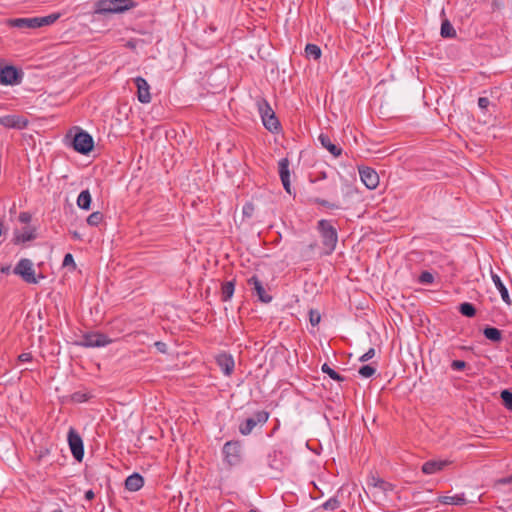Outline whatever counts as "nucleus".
<instances>
[{"instance_id": "nucleus-1", "label": "nucleus", "mask_w": 512, "mask_h": 512, "mask_svg": "<svg viewBox=\"0 0 512 512\" xmlns=\"http://www.w3.org/2000/svg\"><path fill=\"white\" fill-rule=\"evenodd\" d=\"M136 6L133 0H98L95 3L97 14H118L126 12Z\"/></svg>"}, {"instance_id": "nucleus-2", "label": "nucleus", "mask_w": 512, "mask_h": 512, "mask_svg": "<svg viewBox=\"0 0 512 512\" xmlns=\"http://www.w3.org/2000/svg\"><path fill=\"white\" fill-rule=\"evenodd\" d=\"M317 230L321 236L322 244L326 249V254H331L338 242V233L331 221L321 219L317 223Z\"/></svg>"}, {"instance_id": "nucleus-3", "label": "nucleus", "mask_w": 512, "mask_h": 512, "mask_svg": "<svg viewBox=\"0 0 512 512\" xmlns=\"http://www.w3.org/2000/svg\"><path fill=\"white\" fill-rule=\"evenodd\" d=\"M257 105L264 127L272 133H278L281 130V124L269 103L262 99Z\"/></svg>"}, {"instance_id": "nucleus-4", "label": "nucleus", "mask_w": 512, "mask_h": 512, "mask_svg": "<svg viewBox=\"0 0 512 512\" xmlns=\"http://www.w3.org/2000/svg\"><path fill=\"white\" fill-rule=\"evenodd\" d=\"M13 273L17 276H20L23 281L28 284H37L39 282V278H44L43 274H39V276L36 277L33 263L30 259L27 258H22L18 261L13 269Z\"/></svg>"}, {"instance_id": "nucleus-5", "label": "nucleus", "mask_w": 512, "mask_h": 512, "mask_svg": "<svg viewBox=\"0 0 512 512\" xmlns=\"http://www.w3.org/2000/svg\"><path fill=\"white\" fill-rule=\"evenodd\" d=\"M71 146L76 152L88 155L94 148V140L88 132L78 128L71 140Z\"/></svg>"}, {"instance_id": "nucleus-6", "label": "nucleus", "mask_w": 512, "mask_h": 512, "mask_svg": "<svg viewBox=\"0 0 512 512\" xmlns=\"http://www.w3.org/2000/svg\"><path fill=\"white\" fill-rule=\"evenodd\" d=\"M224 461L227 465H238L242 460L241 442L238 440L227 441L222 449Z\"/></svg>"}, {"instance_id": "nucleus-7", "label": "nucleus", "mask_w": 512, "mask_h": 512, "mask_svg": "<svg viewBox=\"0 0 512 512\" xmlns=\"http://www.w3.org/2000/svg\"><path fill=\"white\" fill-rule=\"evenodd\" d=\"M269 419V413L265 410L257 411L252 417L247 418L239 425V432L247 436L259 424L264 425Z\"/></svg>"}, {"instance_id": "nucleus-8", "label": "nucleus", "mask_w": 512, "mask_h": 512, "mask_svg": "<svg viewBox=\"0 0 512 512\" xmlns=\"http://www.w3.org/2000/svg\"><path fill=\"white\" fill-rule=\"evenodd\" d=\"M110 343H112V339L107 335L100 332H90L84 334L77 344L87 348H99L105 347Z\"/></svg>"}, {"instance_id": "nucleus-9", "label": "nucleus", "mask_w": 512, "mask_h": 512, "mask_svg": "<svg viewBox=\"0 0 512 512\" xmlns=\"http://www.w3.org/2000/svg\"><path fill=\"white\" fill-rule=\"evenodd\" d=\"M23 71L13 65H6L0 69V83L2 85L20 84L23 78Z\"/></svg>"}, {"instance_id": "nucleus-10", "label": "nucleus", "mask_w": 512, "mask_h": 512, "mask_svg": "<svg viewBox=\"0 0 512 512\" xmlns=\"http://www.w3.org/2000/svg\"><path fill=\"white\" fill-rule=\"evenodd\" d=\"M67 441L73 457L81 462L84 457V444L80 434L74 429L70 428L67 435Z\"/></svg>"}, {"instance_id": "nucleus-11", "label": "nucleus", "mask_w": 512, "mask_h": 512, "mask_svg": "<svg viewBox=\"0 0 512 512\" xmlns=\"http://www.w3.org/2000/svg\"><path fill=\"white\" fill-rule=\"evenodd\" d=\"M247 284L250 287L252 294L256 295L261 302L270 303L272 301V296L266 291L262 281L258 278V276H251L247 280Z\"/></svg>"}, {"instance_id": "nucleus-12", "label": "nucleus", "mask_w": 512, "mask_h": 512, "mask_svg": "<svg viewBox=\"0 0 512 512\" xmlns=\"http://www.w3.org/2000/svg\"><path fill=\"white\" fill-rule=\"evenodd\" d=\"M359 175L361 181L368 189H375L379 184V176L377 172L370 167H359Z\"/></svg>"}, {"instance_id": "nucleus-13", "label": "nucleus", "mask_w": 512, "mask_h": 512, "mask_svg": "<svg viewBox=\"0 0 512 512\" xmlns=\"http://www.w3.org/2000/svg\"><path fill=\"white\" fill-rule=\"evenodd\" d=\"M27 124L28 121L26 119L15 114L0 117V125L5 128L21 130L26 128Z\"/></svg>"}, {"instance_id": "nucleus-14", "label": "nucleus", "mask_w": 512, "mask_h": 512, "mask_svg": "<svg viewBox=\"0 0 512 512\" xmlns=\"http://www.w3.org/2000/svg\"><path fill=\"white\" fill-rule=\"evenodd\" d=\"M217 365L226 376H230L235 367L234 358L226 352L220 353L215 358Z\"/></svg>"}, {"instance_id": "nucleus-15", "label": "nucleus", "mask_w": 512, "mask_h": 512, "mask_svg": "<svg viewBox=\"0 0 512 512\" xmlns=\"http://www.w3.org/2000/svg\"><path fill=\"white\" fill-rule=\"evenodd\" d=\"M134 83L137 87L138 100L143 103H149L151 101L150 86L148 82L141 76L134 78Z\"/></svg>"}, {"instance_id": "nucleus-16", "label": "nucleus", "mask_w": 512, "mask_h": 512, "mask_svg": "<svg viewBox=\"0 0 512 512\" xmlns=\"http://www.w3.org/2000/svg\"><path fill=\"white\" fill-rule=\"evenodd\" d=\"M278 167L279 176L285 191L289 194H292L290 184L289 160L287 158H282L278 163Z\"/></svg>"}, {"instance_id": "nucleus-17", "label": "nucleus", "mask_w": 512, "mask_h": 512, "mask_svg": "<svg viewBox=\"0 0 512 512\" xmlns=\"http://www.w3.org/2000/svg\"><path fill=\"white\" fill-rule=\"evenodd\" d=\"M10 27L18 29H36L39 28L38 17L32 18H13L8 20Z\"/></svg>"}, {"instance_id": "nucleus-18", "label": "nucleus", "mask_w": 512, "mask_h": 512, "mask_svg": "<svg viewBox=\"0 0 512 512\" xmlns=\"http://www.w3.org/2000/svg\"><path fill=\"white\" fill-rule=\"evenodd\" d=\"M318 140L323 148L329 151L334 157H339L342 154V148L334 144L328 134L321 133Z\"/></svg>"}, {"instance_id": "nucleus-19", "label": "nucleus", "mask_w": 512, "mask_h": 512, "mask_svg": "<svg viewBox=\"0 0 512 512\" xmlns=\"http://www.w3.org/2000/svg\"><path fill=\"white\" fill-rule=\"evenodd\" d=\"M450 462L448 460H429L422 465V472L430 475L443 470Z\"/></svg>"}, {"instance_id": "nucleus-20", "label": "nucleus", "mask_w": 512, "mask_h": 512, "mask_svg": "<svg viewBox=\"0 0 512 512\" xmlns=\"http://www.w3.org/2000/svg\"><path fill=\"white\" fill-rule=\"evenodd\" d=\"M36 229L30 226H25L22 231L15 232L14 243L20 244L28 241H32L36 238Z\"/></svg>"}, {"instance_id": "nucleus-21", "label": "nucleus", "mask_w": 512, "mask_h": 512, "mask_svg": "<svg viewBox=\"0 0 512 512\" xmlns=\"http://www.w3.org/2000/svg\"><path fill=\"white\" fill-rule=\"evenodd\" d=\"M144 485V478L139 473H133L125 480V488L128 491L136 492Z\"/></svg>"}, {"instance_id": "nucleus-22", "label": "nucleus", "mask_w": 512, "mask_h": 512, "mask_svg": "<svg viewBox=\"0 0 512 512\" xmlns=\"http://www.w3.org/2000/svg\"><path fill=\"white\" fill-rule=\"evenodd\" d=\"M491 278H492V281H493L495 287L499 291L502 300L506 304L510 305L511 304V299H510V296H509L508 289L506 288V286L502 282L500 276L498 274L494 273V272H491Z\"/></svg>"}, {"instance_id": "nucleus-23", "label": "nucleus", "mask_w": 512, "mask_h": 512, "mask_svg": "<svg viewBox=\"0 0 512 512\" xmlns=\"http://www.w3.org/2000/svg\"><path fill=\"white\" fill-rule=\"evenodd\" d=\"M268 466L276 471H281L284 467V463L281 459V452L274 450L268 455Z\"/></svg>"}, {"instance_id": "nucleus-24", "label": "nucleus", "mask_w": 512, "mask_h": 512, "mask_svg": "<svg viewBox=\"0 0 512 512\" xmlns=\"http://www.w3.org/2000/svg\"><path fill=\"white\" fill-rule=\"evenodd\" d=\"M369 485H372L373 487L379 488L384 493L392 492L395 488V486L381 478H377L372 476L369 480Z\"/></svg>"}, {"instance_id": "nucleus-25", "label": "nucleus", "mask_w": 512, "mask_h": 512, "mask_svg": "<svg viewBox=\"0 0 512 512\" xmlns=\"http://www.w3.org/2000/svg\"><path fill=\"white\" fill-rule=\"evenodd\" d=\"M92 197L89 190L80 192L77 198V205L80 209L89 210L91 208Z\"/></svg>"}, {"instance_id": "nucleus-26", "label": "nucleus", "mask_w": 512, "mask_h": 512, "mask_svg": "<svg viewBox=\"0 0 512 512\" xmlns=\"http://www.w3.org/2000/svg\"><path fill=\"white\" fill-rule=\"evenodd\" d=\"M484 336L492 342H500L502 340V332L492 326H486L483 329Z\"/></svg>"}, {"instance_id": "nucleus-27", "label": "nucleus", "mask_w": 512, "mask_h": 512, "mask_svg": "<svg viewBox=\"0 0 512 512\" xmlns=\"http://www.w3.org/2000/svg\"><path fill=\"white\" fill-rule=\"evenodd\" d=\"M235 290V282L227 281L222 284L221 288V299L222 301H228L232 298Z\"/></svg>"}, {"instance_id": "nucleus-28", "label": "nucleus", "mask_w": 512, "mask_h": 512, "mask_svg": "<svg viewBox=\"0 0 512 512\" xmlns=\"http://www.w3.org/2000/svg\"><path fill=\"white\" fill-rule=\"evenodd\" d=\"M440 34L443 38H455L456 31L448 19L442 21Z\"/></svg>"}, {"instance_id": "nucleus-29", "label": "nucleus", "mask_w": 512, "mask_h": 512, "mask_svg": "<svg viewBox=\"0 0 512 512\" xmlns=\"http://www.w3.org/2000/svg\"><path fill=\"white\" fill-rule=\"evenodd\" d=\"M440 502L449 505H464L466 504V499L464 495L442 496L440 497Z\"/></svg>"}, {"instance_id": "nucleus-30", "label": "nucleus", "mask_w": 512, "mask_h": 512, "mask_svg": "<svg viewBox=\"0 0 512 512\" xmlns=\"http://www.w3.org/2000/svg\"><path fill=\"white\" fill-rule=\"evenodd\" d=\"M321 49L316 44H307L305 47V55L308 59L318 60L321 57Z\"/></svg>"}, {"instance_id": "nucleus-31", "label": "nucleus", "mask_w": 512, "mask_h": 512, "mask_svg": "<svg viewBox=\"0 0 512 512\" xmlns=\"http://www.w3.org/2000/svg\"><path fill=\"white\" fill-rule=\"evenodd\" d=\"M459 312L466 317H474L476 315V308L472 303L463 302L459 305Z\"/></svg>"}, {"instance_id": "nucleus-32", "label": "nucleus", "mask_w": 512, "mask_h": 512, "mask_svg": "<svg viewBox=\"0 0 512 512\" xmlns=\"http://www.w3.org/2000/svg\"><path fill=\"white\" fill-rule=\"evenodd\" d=\"M323 373L327 374L331 379L342 382L345 380V377L339 374L337 371L332 369L327 363H324L321 367Z\"/></svg>"}, {"instance_id": "nucleus-33", "label": "nucleus", "mask_w": 512, "mask_h": 512, "mask_svg": "<svg viewBox=\"0 0 512 512\" xmlns=\"http://www.w3.org/2000/svg\"><path fill=\"white\" fill-rule=\"evenodd\" d=\"M59 17V13H52L44 17H38L39 28L53 24L55 21L59 19Z\"/></svg>"}, {"instance_id": "nucleus-34", "label": "nucleus", "mask_w": 512, "mask_h": 512, "mask_svg": "<svg viewBox=\"0 0 512 512\" xmlns=\"http://www.w3.org/2000/svg\"><path fill=\"white\" fill-rule=\"evenodd\" d=\"M103 218H104L103 214L99 211H96V212L91 213L87 217L86 221H87L88 225L96 227L103 221Z\"/></svg>"}, {"instance_id": "nucleus-35", "label": "nucleus", "mask_w": 512, "mask_h": 512, "mask_svg": "<svg viewBox=\"0 0 512 512\" xmlns=\"http://www.w3.org/2000/svg\"><path fill=\"white\" fill-rule=\"evenodd\" d=\"M314 204H318L320 206L326 207L328 209H340L341 206L337 203L329 202L328 200L322 198H314L311 200Z\"/></svg>"}, {"instance_id": "nucleus-36", "label": "nucleus", "mask_w": 512, "mask_h": 512, "mask_svg": "<svg viewBox=\"0 0 512 512\" xmlns=\"http://www.w3.org/2000/svg\"><path fill=\"white\" fill-rule=\"evenodd\" d=\"M501 399L503 405L509 409L512 410V392L505 389L501 392Z\"/></svg>"}, {"instance_id": "nucleus-37", "label": "nucleus", "mask_w": 512, "mask_h": 512, "mask_svg": "<svg viewBox=\"0 0 512 512\" xmlns=\"http://www.w3.org/2000/svg\"><path fill=\"white\" fill-rule=\"evenodd\" d=\"M339 507H340V501L338 500L337 497H332V498L328 499L322 505L323 509L330 510V511L336 510Z\"/></svg>"}, {"instance_id": "nucleus-38", "label": "nucleus", "mask_w": 512, "mask_h": 512, "mask_svg": "<svg viewBox=\"0 0 512 512\" xmlns=\"http://www.w3.org/2000/svg\"><path fill=\"white\" fill-rule=\"evenodd\" d=\"M358 373L364 377V378H369L371 376H373L375 373H376V368H374L372 365H363L362 367H360Z\"/></svg>"}, {"instance_id": "nucleus-39", "label": "nucleus", "mask_w": 512, "mask_h": 512, "mask_svg": "<svg viewBox=\"0 0 512 512\" xmlns=\"http://www.w3.org/2000/svg\"><path fill=\"white\" fill-rule=\"evenodd\" d=\"M419 282L422 284H432L434 282V276L429 271H423L419 276Z\"/></svg>"}, {"instance_id": "nucleus-40", "label": "nucleus", "mask_w": 512, "mask_h": 512, "mask_svg": "<svg viewBox=\"0 0 512 512\" xmlns=\"http://www.w3.org/2000/svg\"><path fill=\"white\" fill-rule=\"evenodd\" d=\"M62 265H63V267H71L72 270L76 269V263L74 261L73 255L71 253H67L64 256Z\"/></svg>"}, {"instance_id": "nucleus-41", "label": "nucleus", "mask_w": 512, "mask_h": 512, "mask_svg": "<svg viewBox=\"0 0 512 512\" xmlns=\"http://www.w3.org/2000/svg\"><path fill=\"white\" fill-rule=\"evenodd\" d=\"M320 320H321V316H320L319 312L315 311V310H310L309 321H310L311 325L312 326L318 325Z\"/></svg>"}, {"instance_id": "nucleus-42", "label": "nucleus", "mask_w": 512, "mask_h": 512, "mask_svg": "<svg viewBox=\"0 0 512 512\" xmlns=\"http://www.w3.org/2000/svg\"><path fill=\"white\" fill-rule=\"evenodd\" d=\"M71 399L73 402L83 403L88 400V396L83 392L78 391L72 394Z\"/></svg>"}, {"instance_id": "nucleus-43", "label": "nucleus", "mask_w": 512, "mask_h": 512, "mask_svg": "<svg viewBox=\"0 0 512 512\" xmlns=\"http://www.w3.org/2000/svg\"><path fill=\"white\" fill-rule=\"evenodd\" d=\"M467 366V363L463 360H453L451 363V368L456 371H461L465 369Z\"/></svg>"}, {"instance_id": "nucleus-44", "label": "nucleus", "mask_w": 512, "mask_h": 512, "mask_svg": "<svg viewBox=\"0 0 512 512\" xmlns=\"http://www.w3.org/2000/svg\"><path fill=\"white\" fill-rule=\"evenodd\" d=\"M375 355V349L370 348L366 353H364L360 358V362H367L368 360L372 359Z\"/></svg>"}, {"instance_id": "nucleus-45", "label": "nucleus", "mask_w": 512, "mask_h": 512, "mask_svg": "<svg viewBox=\"0 0 512 512\" xmlns=\"http://www.w3.org/2000/svg\"><path fill=\"white\" fill-rule=\"evenodd\" d=\"M490 105V100L487 97H479L478 98V106L482 110H487Z\"/></svg>"}, {"instance_id": "nucleus-46", "label": "nucleus", "mask_w": 512, "mask_h": 512, "mask_svg": "<svg viewBox=\"0 0 512 512\" xmlns=\"http://www.w3.org/2000/svg\"><path fill=\"white\" fill-rule=\"evenodd\" d=\"M18 220L23 224H28L31 221V214L29 212H21Z\"/></svg>"}, {"instance_id": "nucleus-47", "label": "nucleus", "mask_w": 512, "mask_h": 512, "mask_svg": "<svg viewBox=\"0 0 512 512\" xmlns=\"http://www.w3.org/2000/svg\"><path fill=\"white\" fill-rule=\"evenodd\" d=\"M154 346L156 347V349L160 352V353H163L165 354L167 352V345L166 343L162 342V341H156L154 343Z\"/></svg>"}, {"instance_id": "nucleus-48", "label": "nucleus", "mask_w": 512, "mask_h": 512, "mask_svg": "<svg viewBox=\"0 0 512 512\" xmlns=\"http://www.w3.org/2000/svg\"><path fill=\"white\" fill-rule=\"evenodd\" d=\"M33 357L32 354L29 352H24L18 356V360L20 362H30L32 361Z\"/></svg>"}, {"instance_id": "nucleus-49", "label": "nucleus", "mask_w": 512, "mask_h": 512, "mask_svg": "<svg viewBox=\"0 0 512 512\" xmlns=\"http://www.w3.org/2000/svg\"><path fill=\"white\" fill-rule=\"evenodd\" d=\"M511 483H512V475H510L508 477L500 478L496 481L497 485H506V484H511Z\"/></svg>"}, {"instance_id": "nucleus-50", "label": "nucleus", "mask_w": 512, "mask_h": 512, "mask_svg": "<svg viewBox=\"0 0 512 512\" xmlns=\"http://www.w3.org/2000/svg\"><path fill=\"white\" fill-rule=\"evenodd\" d=\"M95 497V494L92 490H88L85 492V499L88 500V501H91L93 500Z\"/></svg>"}, {"instance_id": "nucleus-51", "label": "nucleus", "mask_w": 512, "mask_h": 512, "mask_svg": "<svg viewBox=\"0 0 512 512\" xmlns=\"http://www.w3.org/2000/svg\"><path fill=\"white\" fill-rule=\"evenodd\" d=\"M10 269H11V268H10V266H2V267H1V269H0V271H1V273H3V274H9Z\"/></svg>"}, {"instance_id": "nucleus-52", "label": "nucleus", "mask_w": 512, "mask_h": 512, "mask_svg": "<svg viewBox=\"0 0 512 512\" xmlns=\"http://www.w3.org/2000/svg\"><path fill=\"white\" fill-rule=\"evenodd\" d=\"M326 178H327V174H326V172H321V173L319 174L318 178H317L315 181H317V180H323V179H326Z\"/></svg>"}, {"instance_id": "nucleus-53", "label": "nucleus", "mask_w": 512, "mask_h": 512, "mask_svg": "<svg viewBox=\"0 0 512 512\" xmlns=\"http://www.w3.org/2000/svg\"><path fill=\"white\" fill-rule=\"evenodd\" d=\"M73 237H74L75 239H79V238H80V234H79L78 232H76V231H75V232H73Z\"/></svg>"}, {"instance_id": "nucleus-54", "label": "nucleus", "mask_w": 512, "mask_h": 512, "mask_svg": "<svg viewBox=\"0 0 512 512\" xmlns=\"http://www.w3.org/2000/svg\"><path fill=\"white\" fill-rule=\"evenodd\" d=\"M127 46H128V47H130V48H134V47H135V45L133 44V42H132V41H129V42L127 43Z\"/></svg>"}, {"instance_id": "nucleus-55", "label": "nucleus", "mask_w": 512, "mask_h": 512, "mask_svg": "<svg viewBox=\"0 0 512 512\" xmlns=\"http://www.w3.org/2000/svg\"><path fill=\"white\" fill-rule=\"evenodd\" d=\"M51 512H64V511L61 508H57V509L52 510Z\"/></svg>"}, {"instance_id": "nucleus-56", "label": "nucleus", "mask_w": 512, "mask_h": 512, "mask_svg": "<svg viewBox=\"0 0 512 512\" xmlns=\"http://www.w3.org/2000/svg\"><path fill=\"white\" fill-rule=\"evenodd\" d=\"M250 512H259L257 509H251Z\"/></svg>"}, {"instance_id": "nucleus-57", "label": "nucleus", "mask_w": 512, "mask_h": 512, "mask_svg": "<svg viewBox=\"0 0 512 512\" xmlns=\"http://www.w3.org/2000/svg\"><path fill=\"white\" fill-rule=\"evenodd\" d=\"M315 247V244H311L310 248L313 249Z\"/></svg>"}]
</instances>
